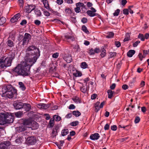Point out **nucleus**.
<instances>
[{"label": "nucleus", "instance_id": "f257e3e1", "mask_svg": "<svg viewBox=\"0 0 149 149\" xmlns=\"http://www.w3.org/2000/svg\"><path fill=\"white\" fill-rule=\"evenodd\" d=\"M26 52L24 61L12 70L13 73L24 77L28 75L31 67L36 62L40 55L39 49L34 45L28 47Z\"/></svg>", "mask_w": 149, "mask_h": 149}, {"label": "nucleus", "instance_id": "f03ea898", "mask_svg": "<svg viewBox=\"0 0 149 149\" xmlns=\"http://www.w3.org/2000/svg\"><path fill=\"white\" fill-rule=\"evenodd\" d=\"M15 54L11 53V55L6 58V56H3L0 59V67L3 68L10 66L11 65L13 60L14 58Z\"/></svg>", "mask_w": 149, "mask_h": 149}, {"label": "nucleus", "instance_id": "7ed1b4c3", "mask_svg": "<svg viewBox=\"0 0 149 149\" xmlns=\"http://www.w3.org/2000/svg\"><path fill=\"white\" fill-rule=\"evenodd\" d=\"M36 137L31 136L27 138L26 140V144L28 146L34 144L36 142Z\"/></svg>", "mask_w": 149, "mask_h": 149}, {"label": "nucleus", "instance_id": "20e7f679", "mask_svg": "<svg viewBox=\"0 0 149 149\" xmlns=\"http://www.w3.org/2000/svg\"><path fill=\"white\" fill-rule=\"evenodd\" d=\"M62 39L64 41L67 42L69 43H70L75 40L74 36L69 35L68 34H65L64 37Z\"/></svg>", "mask_w": 149, "mask_h": 149}, {"label": "nucleus", "instance_id": "39448f33", "mask_svg": "<svg viewBox=\"0 0 149 149\" xmlns=\"http://www.w3.org/2000/svg\"><path fill=\"white\" fill-rule=\"evenodd\" d=\"M31 36L30 34L26 33L25 34L24 36L22 39V45H24L28 42L30 39Z\"/></svg>", "mask_w": 149, "mask_h": 149}, {"label": "nucleus", "instance_id": "423d86ee", "mask_svg": "<svg viewBox=\"0 0 149 149\" xmlns=\"http://www.w3.org/2000/svg\"><path fill=\"white\" fill-rule=\"evenodd\" d=\"M6 116H7L6 117V124L12 123L14 121V117L11 115L9 114L8 113H6Z\"/></svg>", "mask_w": 149, "mask_h": 149}, {"label": "nucleus", "instance_id": "0eeeda50", "mask_svg": "<svg viewBox=\"0 0 149 149\" xmlns=\"http://www.w3.org/2000/svg\"><path fill=\"white\" fill-rule=\"evenodd\" d=\"M6 113H0V125H4L6 124Z\"/></svg>", "mask_w": 149, "mask_h": 149}, {"label": "nucleus", "instance_id": "6e6552de", "mask_svg": "<svg viewBox=\"0 0 149 149\" xmlns=\"http://www.w3.org/2000/svg\"><path fill=\"white\" fill-rule=\"evenodd\" d=\"M10 144V143L9 141L2 142L0 144V149H8Z\"/></svg>", "mask_w": 149, "mask_h": 149}, {"label": "nucleus", "instance_id": "1a4fd4ad", "mask_svg": "<svg viewBox=\"0 0 149 149\" xmlns=\"http://www.w3.org/2000/svg\"><path fill=\"white\" fill-rule=\"evenodd\" d=\"M12 90V86L11 85H8L7 86H4L2 88V94L4 96L5 95L8 90Z\"/></svg>", "mask_w": 149, "mask_h": 149}, {"label": "nucleus", "instance_id": "9d476101", "mask_svg": "<svg viewBox=\"0 0 149 149\" xmlns=\"http://www.w3.org/2000/svg\"><path fill=\"white\" fill-rule=\"evenodd\" d=\"M13 106L16 109H19L23 107L24 104L22 102L15 101L13 103Z\"/></svg>", "mask_w": 149, "mask_h": 149}, {"label": "nucleus", "instance_id": "9b49d317", "mask_svg": "<svg viewBox=\"0 0 149 149\" xmlns=\"http://www.w3.org/2000/svg\"><path fill=\"white\" fill-rule=\"evenodd\" d=\"M21 15L20 13H18L15 15L10 19V21L12 23H14L18 20V19L20 17Z\"/></svg>", "mask_w": 149, "mask_h": 149}, {"label": "nucleus", "instance_id": "f8f14e48", "mask_svg": "<svg viewBox=\"0 0 149 149\" xmlns=\"http://www.w3.org/2000/svg\"><path fill=\"white\" fill-rule=\"evenodd\" d=\"M13 91H14L13 90L12 86V90H8V91H7L6 93V94L7 97L9 98H12L14 95Z\"/></svg>", "mask_w": 149, "mask_h": 149}, {"label": "nucleus", "instance_id": "ddd939ff", "mask_svg": "<svg viewBox=\"0 0 149 149\" xmlns=\"http://www.w3.org/2000/svg\"><path fill=\"white\" fill-rule=\"evenodd\" d=\"M36 6L33 5H29L28 7H27L26 8V12L28 13H31L33 10L35 8Z\"/></svg>", "mask_w": 149, "mask_h": 149}, {"label": "nucleus", "instance_id": "4468645a", "mask_svg": "<svg viewBox=\"0 0 149 149\" xmlns=\"http://www.w3.org/2000/svg\"><path fill=\"white\" fill-rule=\"evenodd\" d=\"M32 119L30 118L24 119L23 121V125H29L32 124Z\"/></svg>", "mask_w": 149, "mask_h": 149}, {"label": "nucleus", "instance_id": "2eb2a0df", "mask_svg": "<svg viewBox=\"0 0 149 149\" xmlns=\"http://www.w3.org/2000/svg\"><path fill=\"white\" fill-rule=\"evenodd\" d=\"M100 137L99 134L97 133H95L91 134L90 136V138L92 140H95L98 139Z\"/></svg>", "mask_w": 149, "mask_h": 149}, {"label": "nucleus", "instance_id": "dca6fc26", "mask_svg": "<svg viewBox=\"0 0 149 149\" xmlns=\"http://www.w3.org/2000/svg\"><path fill=\"white\" fill-rule=\"evenodd\" d=\"M64 59L67 63H70L72 60V57L71 55H68L64 58Z\"/></svg>", "mask_w": 149, "mask_h": 149}, {"label": "nucleus", "instance_id": "f3484780", "mask_svg": "<svg viewBox=\"0 0 149 149\" xmlns=\"http://www.w3.org/2000/svg\"><path fill=\"white\" fill-rule=\"evenodd\" d=\"M89 88V87H87V86H83L82 87L80 88V90L83 93H86L88 91Z\"/></svg>", "mask_w": 149, "mask_h": 149}, {"label": "nucleus", "instance_id": "a211bd4d", "mask_svg": "<svg viewBox=\"0 0 149 149\" xmlns=\"http://www.w3.org/2000/svg\"><path fill=\"white\" fill-rule=\"evenodd\" d=\"M42 1L45 7L47 9H49L50 7L48 1L47 0H42Z\"/></svg>", "mask_w": 149, "mask_h": 149}, {"label": "nucleus", "instance_id": "6ab92c4d", "mask_svg": "<svg viewBox=\"0 0 149 149\" xmlns=\"http://www.w3.org/2000/svg\"><path fill=\"white\" fill-rule=\"evenodd\" d=\"M135 51L134 50H130L127 53V55L129 57H132L135 54Z\"/></svg>", "mask_w": 149, "mask_h": 149}, {"label": "nucleus", "instance_id": "aec40b11", "mask_svg": "<svg viewBox=\"0 0 149 149\" xmlns=\"http://www.w3.org/2000/svg\"><path fill=\"white\" fill-rule=\"evenodd\" d=\"M100 104V102H97L94 105V107L95 108V111L97 112L100 110V107L99 106Z\"/></svg>", "mask_w": 149, "mask_h": 149}, {"label": "nucleus", "instance_id": "412c9836", "mask_svg": "<svg viewBox=\"0 0 149 149\" xmlns=\"http://www.w3.org/2000/svg\"><path fill=\"white\" fill-rule=\"evenodd\" d=\"M19 88L22 91H24L26 89V87L23 82H19Z\"/></svg>", "mask_w": 149, "mask_h": 149}, {"label": "nucleus", "instance_id": "4be33fe9", "mask_svg": "<svg viewBox=\"0 0 149 149\" xmlns=\"http://www.w3.org/2000/svg\"><path fill=\"white\" fill-rule=\"evenodd\" d=\"M6 21V18L4 17H1L0 15V25L3 24Z\"/></svg>", "mask_w": 149, "mask_h": 149}, {"label": "nucleus", "instance_id": "5701e85b", "mask_svg": "<svg viewBox=\"0 0 149 149\" xmlns=\"http://www.w3.org/2000/svg\"><path fill=\"white\" fill-rule=\"evenodd\" d=\"M69 133V131L68 129H64L61 131V135L64 136L66 135Z\"/></svg>", "mask_w": 149, "mask_h": 149}, {"label": "nucleus", "instance_id": "b1692460", "mask_svg": "<svg viewBox=\"0 0 149 149\" xmlns=\"http://www.w3.org/2000/svg\"><path fill=\"white\" fill-rule=\"evenodd\" d=\"M86 13L88 15L91 17H93L96 15V14L95 13L91 10H88Z\"/></svg>", "mask_w": 149, "mask_h": 149}, {"label": "nucleus", "instance_id": "393cba45", "mask_svg": "<svg viewBox=\"0 0 149 149\" xmlns=\"http://www.w3.org/2000/svg\"><path fill=\"white\" fill-rule=\"evenodd\" d=\"M101 53L100 54L101 56L102 57H104L106 55V51L104 47L101 49Z\"/></svg>", "mask_w": 149, "mask_h": 149}, {"label": "nucleus", "instance_id": "a878e982", "mask_svg": "<svg viewBox=\"0 0 149 149\" xmlns=\"http://www.w3.org/2000/svg\"><path fill=\"white\" fill-rule=\"evenodd\" d=\"M107 93L108 98L110 99L111 98L113 95V91L111 90H108L107 91Z\"/></svg>", "mask_w": 149, "mask_h": 149}, {"label": "nucleus", "instance_id": "bb28decb", "mask_svg": "<svg viewBox=\"0 0 149 149\" xmlns=\"http://www.w3.org/2000/svg\"><path fill=\"white\" fill-rule=\"evenodd\" d=\"M73 114L76 117H78L81 115V113L78 111H74L72 112Z\"/></svg>", "mask_w": 149, "mask_h": 149}, {"label": "nucleus", "instance_id": "cd10ccee", "mask_svg": "<svg viewBox=\"0 0 149 149\" xmlns=\"http://www.w3.org/2000/svg\"><path fill=\"white\" fill-rule=\"evenodd\" d=\"M23 104L26 111H29L31 109V106L29 104L25 103Z\"/></svg>", "mask_w": 149, "mask_h": 149}, {"label": "nucleus", "instance_id": "c85d7f7f", "mask_svg": "<svg viewBox=\"0 0 149 149\" xmlns=\"http://www.w3.org/2000/svg\"><path fill=\"white\" fill-rule=\"evenodd\" d=\"M73 75L75 77H81L82 75V74L80 72L77 70L75 72L73 73Z\"/></svg>", "mask_w": 149, "mask_h": 149}, {"label": "nucleus", "instance_id": "c756f323", "mask_svg": "<svg viewBox=\"0 0 149 149\" xmlns=\"http://www.w3.org/2000/svg\"><path fill=\"white\" fill-rule=\"evenodd\" d=\"M7 45L10 47H11L14 46V43L12 40H8L7 41Z\"/></svg>", "mask_w": 149, "mask_h": 149}, {"label": "nucleus", "instance_id": "7c9ffc66", "mask_svg": "<svg viewBox=\"0 0 149 149\" xmlns=\"http://www.w3.org/2000/svg\"><path fill=\"white\" fill-rule=\"evenodd\" d=\"M76 6L77 7H79V8H80L82 7V8H85V6L84 5V4L83 3H81L80 2H79L76 4Z\"/></svg>", "mask_w": 149, "mask_h": 149}, {"label": "nucleus", "instance_id": "2f4dec72", "mask_svg": "<svg viewBox=\"0 0 149 149\" xmlns=\"http://www.w3.org/2000/svg\"><path fill=\"white\" fill-rule=\"evenodd\" d=\"M39 125L36 122L33 123L32 125V127L34 130L37 129L38 128Z\"/></svg>", "mask_w": 149, "mask_h": 149}, {"label": "nucleus", "instance_id": "473e14b6", "mask_svg": "<svg viewBox=\"0 0 149 149\" xmlns=\"http://www.w3.org/2000/svg\"><path fill=\"white\" fill-rule=\"evenodd\" d=\"M53 119L56 121H58L61 120V118L58 115H55L53 116Z\"/></svg>", "mask_w": 149, "mask_h": 149}, {"label": "nucleus", "instance_id": "72a5a7b5", "mask_svg": "<svg viewBox=\"0 0 149 149\" xmlns=\"http://www.w3.org/2000/svg\"><path fill=\"white\" fill-rule=\"evenodd\" d=\"M88 65L85 62H82L81 64V68L83 69L87 68L88 67Z\"/></svg>", "mask_w": 149, "mask_h": 149}, {"label": "nucleus", "instance_id": "f704fd0d", "mask_svg": "<svg viewBox=\"0 0 149 149\" xmlns=\"http://www.w3.org/2000/svg\"><path fill=\"white\" fill-rule=\"evenodd\" d=\"M35 13L37 17L41 16V13L40 10L36 9L35 10Z\"/></svg>", "mask_w": 149, "mask_h": 149}, {"label": "nucleus", "instance_id": "c9c22d12", "mask_svg": "<svg viewBox=\"0 0 149 149\" xmlns=\"http://www.w3.org/2000/svg\"><path fill=\"white\" fill-rule=\"evenodd\" d=\"M22 114V112L20 111L16 112L15 113V115L16 117L18 118L21 117Z\"/></svg>", "mask_w": 149, "mask_h": 149}, {"label": "nucleus", "instance_id": "e433bc0d", "mask_svg": "<svg viewBox=\"0 0 149 149\" xmlns=\"http://www.w3.org/2000/svg\"><path fill=\"white\" fill-rule=\"evenodd\" d=\"M82 31L85 33L88 34L89 33V31L87 29V27L85 25H83L82 27Z\"/></svg>", "mask_w": 149, "mask_h": 149}, {"label": "nucleus", "instance_id": "4c0bfd02", "mask_svg": "<svg viewBox=\"0 0 149 149\" xmlns=\"http://www.w3.org/2000/svg\"><path fill=\"white\" fill-rule=\"evenodd\" d=\"M57 129H53L52 133V136L53 137L56 136L57 134Z\"/></svg>", "mask_w": 149, "mask_h": 149}, {"label": "nucleus", "instance_id": "58836bf2", "mask_svg": "<svg viewBox=\"0 0 149 149\" xmlns=\"http://www.w3.org/2000/svg\"><path fill=\"white\" fill-rule=\"evenodd\" d=\"M138 38L141 39V41H144L145 40V38L143 34L139 33L138 36Z\"/></svg>", "mask_w": 149, "mask_h": 149}, {"label": "nucleus", "instance_id": "ea45409f", "mask_svg": "<svg viewBox=\"0 0 149 149\" xmlns=\"http://www.w3.org/2000/svg\"><path fill=\"white\" fill-rule=\"evenodd\" d=\"M42 108L43 109H47L50 107V104H46L44 103H42Z\"/></svg>", "mask_w": 149, "mask_h": 149}, {"label": "nucleus", "instance_id": "a19ab883", "mask_svg": "<svg viewBox=\"0 0 149 149\" xmlns=\"http://www.w3.org/2000/svg\"><path fill=\"white\" fill-rule=\"evenodd\" d=\"M130 38L129 33H127L126 34V37L124 40V41L126 42L129 40L130 39Z\"/></svg>", "mask_w": 149, "mask_h": 149}, {"label": "nucleus", "instance_id": "79ce46f5", "mask_svg": "<svg viewBox=\"0 0 149 149\" xmlns=\"http://www.w3.org/2000/svg\"><path fill=\"white\" fill-rule=\"evenodd\" d=\"M59 65L61 67L65 68L66 66V64L64 62L63 60L61 61L59 63Z\"/></svg>", "mask_w": 149, "mask_h": 149}, {"label": "nucleus", "instance_id": "37998d69", "mask_svg": "<svg viewBox=\"0 0 149 149\" xmlns=\"http://www.w3.org/2000/svg\"><path fill=\"white\" fill-rule=\"evenodd\" d=\"M54 119H51L49 122V125L50 127H52L54 125Z\"/></svg>", "mask_w": 149, "mask_h": 149}, {"label": "nucleus", "instance_id": "c03bdc74", "mask_svg": "<svg viewBox=\"0 0 149 149\" xmlns=\"http://www.w3.org/2000/svg\"><path fill=\"white\" fill-rule=\"evenodd\" d=\"M70 124L71 126H75L77 125H78L79 124V122L78 121H76L74 122L71 123Z\"/></svg>", "mask_w": 149, "mask_h": 149}, {"label": "nucleus", "instance_id": "a18cd8bd", "mask_svg": "<svg viewBox=\"0 0 149 149\" xmlns=\"http://www.w3.org/2000/svg\"><path fill=\"white\" fill-rule=\"evenodd\" d=\"M114 35V33L112 32H110L109 33L108 35L107 36V37L108 38H112Z\"/></svg>", "mask_w": 149, "mask_h": 149}, {"label": "nucleus", "instance_id": "49530a36", "mask_svg": "<svg viewBox=\"0 0 149 149\" xmlns=\"http://www.w3.org/2000/svg\"><path fill=\"white\" fill-rule=\"evenodd\" d=\"M18 1L19 6L20 7H23L24 4L23 0H18Z\"/></svg>", "mask_w": 149, "mask_h": 149}, {"label": "nucleus", "instance_id": "de8ad7c7", "mask_svg": "<svg viewBox=\"0 0 149 149\" xmlns=\"http://www.w3.org/2000/svg\"><path fill=\"white\" fill-rule=\"evenodd\" d=\"M19 130L20 131H23L26 130V127L24 125H22L19 127Z\"/></svg>", "mask_w": 149, "mask_h": 149}, {"label": "nucleus", "instance_id": "09e8293b", "mask_svg": "<svg viewBox=\"0 0 149 149\" xmlns=\"http://www.w3.org/2000/svg\"><path fill=\"white\" fill-rule=\"evenodd\" d=\"M120 10L119 9H117L115 11V12L113 13V15L114 16H118L120 12Z\"/></svg>", "mask_w": 149, "mask_h": 149}, {"label": "nucleus", "instance_id": "8fccbe9b", "mask_svg": "<svg viewBox=\"0 0 149 149\" xmlns=\"http://www.w3.org/2000/svg\"><path fill=\"white\" fill-rule=\"evenodd\" d=\"M110 57L111 58H112L116 56V53L115 52H110L109 53Z\"/></svg>", "mask_w": 149, "mask_h": 149}, {"label": "nucleus", "instance_id": "3c124183", "mask_svg": "<svg viewBox=\"0 0 149 149\" xmlns=\"http://www.w3.org/2000/svg\"><path fill=\"white\" fill-rule=\"evenodd\" d=\"M88 53L90 55H93L95 54L94 50L92 48L88 51Z\"/></svg>", "mask_w": 149, "mask_h": 149}, {"label": "nucleus", "instance_id": "603ef678", "mask_svg": "<svg viewBox=\"0 0 149 149\" xmlns=\"http://www.w3.org/2000/svg\"><path fill=\"white\" fill-rule=\"evenodd\" d=\"M140 120V118L139 116H136L135 118L134 122L135 123H137L139 122Z\"/></svg>", "mask_w": 149, "mask_h": 149}, {"label": "nucleus", "instance_id": "864d4df0", "mask_svg": "<svg viewBox=\"0 0 149 149\" xmlns=\"http://www.w3.org/2000/svg\"><path fill=\"white\" fill-rule=\"evenodd\" d=\"M34 23L37 26H39L41 22L40 21L37 19L35 20Z\"/></svg>", "mask_w": 149, "mask_h": 149}, {"label": "nucleus", "instance_id": "5fc2aeb1", "mask_svg": "<svg viewBox=\"0 0 149 149\" xmlns=\"http://www.w3.org/2000/svg\"><path fill=\"white\" fill-rule=\"evenodd\" d=\"M74 11L76 13H79L81 10H80V8L79 7H78V6L77 7L75 8L74 9Z\"/></svg>", "mask_w": 149, "mask_h": 149}, {"label": "nucleus", "instance_id": "6e6d98bb", "mask_svg": "<svg viewBox=\"0 0 149 149\" xmlns=\"http://www.w3.org/2000/svg\"><path fill=\"white\" fill-rule=\"evenodd\" d=\"M123 13L125 15H128L129 14V10L127 9H125L123 10Z\"/></svg>", "mask_w": 149, "mask_h": 149}, {"label": "nucleus", "instance_id": "4d7b16f0", "mask_svg": "<svg viewBox=\"0 0 149 149\" xmlns=\"http://www.w3.org/2000/svg\"><path fill=\"white\" fill-rule=\"evenodd\" d=\"M65 11L66 13L68 14H70L72 13V11L71 10L68 8H66L65 10Z\"/></svg>", "mask_w": 149, "mask_h": 149}, {"label": "nucleus", "instance_id": "13d9d810", "mask_svg": "<svg viewBox=\"0 0 149 149\" xmlns=\"http://www.w3.org/2000/svg\"><path fill=\"white\" fill-rule=\"evenodd\" d=\"M115 44L116 46L118 47H119L121 45L119 41H115Z\"/></svg>", "mask_w": 149, "mask_h": 149}, {"label": "nucleus", "instance_id": "bf43d9fd", "mask_svg": "<svg viewBox=\"0 0 149 149\" xmlns=\"http://www.w3.org/2000/svg\"><path fill=\"white\" fill-rule=\"evenodd\" d=\"M111 129L113 131H116L117 129V127L116 125L111 126Z\"/></svg>", "mask_w": 149, "mask_h": 149}, {"label": "nucleus", "instance_id": "052dcab7", "mask_svg": "<svg viewBox=\"0 0 149 149\" xmlns=\"http://www.w3.org/2000/svg\"><path fill=\"white\" fill-rule=\"evenodd\" d=\"M128 87V86L127 84H124L122 86V88L125 90L127 89Z\"/></svg>", "mask_w": 149, "mask_h": 149}, {"label": "nucleus", "instance_id": "680f3d73", "mask_svg": "<svg viewBox=\"0 0 149 149\" xmlns=\"http://www.w3.org/2000/svg\"><path fill=\"white\" fill-rule=\"evenodd\" d=\"M116 86V84L115 83L113 84L112 85L110 86V88L111 90H114Z\"/></svg>", "mask_w": 149, "mask_h": 149}, {"label": "nucleus", "instance_id": "e2e57ef3", "mask_svg": "<svg viewBox=\"0 0 149 149\" xmlns=\"http://www.w3.org/2000/svg\"><path fill=\"white\" fill-rule=\"evenodd\" d=\"M26 20L25 19H24L20 23V24L21 25H23L24 24H26Z\"/></svg>", "mask_w": 149, "mask_h": 149}, {"label": "nucleus", "instance_id": "0e129e2a", "mask_svg": "<svg viewBox=\"0 0 149 149\" xmlns=\"http://www.w3.org/2000/svg\"><path fill=\"white\" fill-rule=\"evenodd\" d=\"M44 116H46V119L47 120H48L50 119V117L49 114L47 113H45L44 114Z\"/></svg>", "mask_w": 149, "mask_h": 149}, {"label": "nucleus", "instance_id": "69168bd1", "mask_svg": "<svg viewBox=\"0 0 149 149\" xmlns=\"http://www.w3.org/2000/svg\"><path fill=\"white\" fill-rule=\"evenodd\" d=\"M44 14L46 16H49L50 15V13L46 10L44 11Z\"/></svg>", "mask_w": 149, "mask_h": 149}, {"label": "nucleus", "instance_id": "338daca9", "mask_svg": "<svg viewBox=\"0 0 149 149\" xmlns=\"http://www.w3.org/2000/svg\"><path fill=\"white\" fill-rule=\"evenodd\" d=\"M58 56V53H56L52 55V57L54 58H57Z\"/></svg>", "mask_w": 149, "mask_h": 149}, {"label": "nucleus", "instance_id": "774afa93", "mask_svg": "<svg viewBox=\"0 0 149 149\" xmlns=\"http://www.w3.org/2000/svg\"><path fill=\"white\" fill-rule=\"evenodd\" d=\"M75 108V106L73 104H70L69 107V109H74Z\"/></svg>", "mask_w": 149, "mask_h": 149}]
</instances>
